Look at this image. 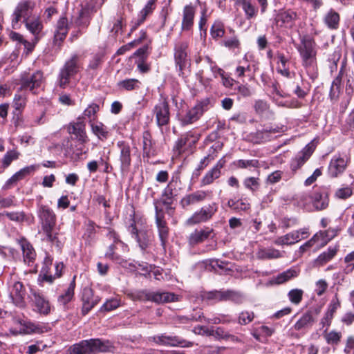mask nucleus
Listing matches in <instances>:
<instances>
[{
	"label": "nucleus",
	"instance_id": "29",
	"mask_svg": "<svg viewBox=\"0 0 354 354\" xmlns=\"http://www.w3.org/2000/svg\"><path fill=\"white\" fill-rule=\"evenodd\" d=\"M297 19V13L291 10L280 12L277 16V22H281V26L292 27Z\"/></svg>",
	"mask_w": 354,
	"mask_h": 354
},
{
	"label": "nucleus",
	"instance_id": "64",
	"mask_svg": "<svg viewBox=\"0 0 354 354\" xmlns=\"http://www.w3.org/2000/svg\"><path fill=\"white\" fill-rule=\"evenodd\" d=\"M344 261L347 263L345 268L346 273L351 272L354 270V250L346 255Z\"/></svg>",
	"mask_w": 354,
	"mask_h": 354
},
{
	"label": "nucleus",
	"instance_id": "8",
	"mask_svg": "<svg viewBox=\"0 0 354 354\" xmlns=\"http://www.w3.org/2000/svg\"><path fill=\"white\" fill-rule=\"evenodd\" d=\"M310 235L309 228L304 227L277 237L274 243L279 246L293 245Z\"/></svg>",
	"mask_w": 354,
	"mask_h": 354
},
{
	"label": "nucleus",
	"instance_id": "11",
	"mask_svg": "<svg viewBox=\"0 0 354 354\" xmlns=\"http://www.w3.org/2000/svg\"><path fill=\"white\" fill-rule=\"evenodd\" d=\"M207 109V104L206 102H201L196 104L182 117L180 120L182 125H188L196 122Z\"/></svg>",
	"mask_w": 354,
	"mask_h": 354
},
{
	"label": "nucleus",
	"instance_id": "24",
	"mask_svg": "<svg viewBox=\"0 0 354 354\" xmlns=\"http://www.w3.org/2000/svg\"><path fill=\"white\" fill-rule=\"evenodd\" d=\"M178 300V296L168 292H149V301L163 304Z\"/></svg>",
	"mask_w": 354,
	"mask_h": 354
},
{
	"label": "nucleus",
	"instance_id": "13",
	"mask_svg": "<svg viewBox=\"0 0 354 354\" xmlns=\"http://www.w3.org/2000/svg\"><path fill=\"white\" fill-rule=\"evenodd\" d=\"M117 146L120 149V167L122 172L129 171L131 163V150L129 145L124 141H119Z\"/></svg>",
	"mask_w": 354,
	"mask_h": 354
},
{
	"label": "nucleus",
	"instance_id": "26",
	"mask_svg": "<svg viewBox=\"0 0 354 354\" xmlns=\"http://www.w3.org/2000/svg\"><path fill=\"white\" fill-rule=\"evenodd\" d=\"M313 152V149L309 146H306L291 162V168L292 170L299 169L310 157Z\"/></svg>",
	"mask_w": 354,
	"mask_h": 354
},
{
	"label": "nucleus",
	"instance_id": "2",
	"mask_svg": "<svg viewBox=\"0 0 354 354\" xmlns=\"http://www.w3.org/2000/svg\"><path fill=\"white\" fill-rule=\"evenodd\" d=\"M39 218L41 227L46 237L44 240L50 243H55L57 239V234L54 232L56 223V216L47 206H41L39 209Z\"/></svg>",
	"mask_w": 354,
	"mask_h": 354
},
{
	"label": "nucleus",
	"instance_id": "44",
	"mask_svg": "<svg viewBox=\"0 0 354 354\" xmlns=\"http://www.w3.org/2000/svg\"><path fill=\"white\" fill-rule=\"evenodd\" d=\"M99 111L100 106L96 103H91L84 109L82 113V118H87L90 124L91 122H95Z\"/></svg>",
	"mask_w": 354,
	"mask_h": 354
},
{
	"label": "nucleus",
	"instance_id": "32",
	"mask_svg": "<svg viewBox=\"0 0 354 354\" xmlns=\"http://www.w3.org/2000/svg\"><path fill=\"white\" fill-rule=\"evenodd\" d=\"M312 200L317 210L325 209L328 206L329 199L326 192H315Z\"/></svg>",
	"mask_w": 354,
	"mask_h": 354
},
{
	"label": "nucleus",
	"instance_id": "5",
	"mask_svg": "<svg viewBox=\"0 0 354 354\" xmlns=\"http://www.w3.org/2000/svg\"><path fill=\"white\" fill-rule=\"evenodd\" d=\"M9 296L12 303L20 308L26 307L25 296L26 289L21 281L14 275H12L8 282Z\"/></svg>",
	"mask_w": 354,
	"mask_h": 354
},
{
	"label": "nucleus",
	"instance_id": "57",
	"mask_svg": "<svg viewBox=\"0 0 354 354\" xmlns=\"http://www.w3.org/2000/svg\"><path fill=\"white\" fill-rule=\"evenodd\" d=\"M344 66H342L339 72L337 77L332 82L331 88H330V96H334L335 93L339 91L340 84L342 82V77L344 73Z\"/></svg>",
	"mask_w": 354,
	"mask_h": 354
},
{
	"label": "nucleus",
	"instance_id": "39",
	"mask_svg": "<svg viewBox=\"0 0 354 354\" xmlns=\"http://www.w3.org/2000/svg\"><path fill=\"white\" fill-rule=\"evenodd\" d=\"M237 3L242 7L248 19L256 17L258 10L251 0H238Z\"/></svg>",
	"mask_w": 354,
	"mask_h": 354
},
{
	"label": "nucleus",
	"instance_id": "33",
	"mask_svg": "<svg viewBox=\"0 0 354 354\" xmlns=\"http://www.w3.org/2000/svg\"><path fill=\"white\" fill-rule=\"evenodd\" d=\"M339 15L333 9H330L324 17V22L326 26L332 30L338 28L339 24Z\"/></svg>",
	"mask_w": 354,
	"mask_h": 354
},
{
	"label": "nucleus",
	"instance_id": "34",
	"mask_svg": "<svg viewBox=\"0 0 354 354\" xmlns=\"http://www.w3.org/2000/svg\"><path fill=\"white\" fill-rule=\"evenodd\" d=\"M68 132L75 135L82 142L86 141V136L85 132V124L83 121H79L68 127Z\"/></svg>",
	"mask_w": 354,
	"mask_h": 354
},
{
	"label": "nucleus",
	"instance_id": "47",
	"mask_svg": "<svg viewBox=\"0 0 354 354\" xmlns=\"http://www.w3.org/2000/svg\"><path fill=\"white\" fill-rule=\"evenodd\" d=\"M140 84V82L137 79H127L120 81L118 83V86L120 89L130 91L138 88Z\"/></svg>",
	"mask_w": 354,
	"mask_h": 354
},
{
	"label": "nucleus",
	"instance_id": "42",
	"mask_svg": "<svg viewBox=\"0 0 354 354\" xmlns=\"http://www.w3.org/2000/svg\"><path fill=\"white\" fill-rule=\"evenodd\" d=\"M61 69L75 75L80 69L78 55H72L71 59L66 62L65 64Z\"/></svg>",
	"mask_w": 354,
	"mask_h": 354
},
{
	"label": "nucleus",
	"instance_id": "40",
	"mask_svg": "<svg viewBox=\"0 0 354 354\" xmlns=\"http://www.w3.org/2000/svg\"><path fill=\"white\" fill-rule=\"evenodd\" d=\"M153 143L152 142L151 135L148 131L142 133V150L144 156L149 157L153 153Z\"/></svg>",
	"mask_w": 354,
	"mask_h": 354
},
{
	"label": "nucleus",
	"instance_id": "22",
	"mask_svg": "<svg viewBox=\"0 0 354 354\" xmlns=\"http://www.w3.org/2000/svg\"><path fill=\"white\" fill-rule=\"evenodd\" d=\"M347 166V161L341 157L334 156L328 165V172L330 177L335 178L344 172Z\"/></svg>",
	"mask_w": 354,
	"mask_h": 354
},
{
	"label": "nucleus",
	"instance_id": "37",
	"mask_svg": "<svg viewBox=\"0 0 354 354\" xmlns=\"http://www.w3.org/2000/svg\"><path fill=\"white\" fill-rule=\"evenodd\" d=\"M92 132L100 140L108 138L109 131L107 127L101 122H93L90 124Z\"/></svg>",
	"mask_w": 354,
	"mask_h": 354
},
{
	"label": "nucleus",
	"instance_id": "50",
	"mask_svg": "<svg viewBox=\"0 0 354 354\" xmlns=\"http://www.w3.org/2000/svg\"><path fill=\"white\" fill-rule=\"evenodd\" d=\"M73 76L75 75L61 69L58 76V86L62 88H65L68 85L70 79Z\"/></svg>",
	"mask_w": 354,
	"mask_h": 354
},
{
	"label": "nucleus",
	"instance_id": "51",
	"mask_svg": "<svg viewBox=\"0 0 354 354\" xmlns=\"http://www.w3.org/2000/svg\"><path fill=\"white\" fill-rule=\"evenodd\" d=\"M96 234V230L94 223L88 222L86 225V228L85 232L84 234V238L85 239L86 243L91 244L95 240Z\"/></svg>",
	"mask_w": 354,
	"mask_h": 354
},
{
	"label": "nucleus",
	"instance_id": "60",
	"mask_svg": "<svg viewBox=\"0 0 354 354\" xmlns=\"http://www.w3.org/2000/svg\"><path fill=\"white\" fill-rule=\"evenodd\" d=\"M209 336H214L218 339H227L228 337H231L233 340L236 339L234 336H230L223 328L221 327L211 330Z\"/></svg>",
	"mask_w": 354,
	"mask_h": 354
},
{
	"label": "nucleus",
	"instance_id": "18",
	"mask_svg": "<svg viewBox=\"0 0 354 354\" xmlns=\"http://www.w3.org/2000/svg\"><path fill=\"white\" fill-rule=\"evenodd\" d=\"M319 313L320 310L318 308L308 310L295 323L294 325V328L296 330H300L301 329L311 326L315 322L316 318Z\"/></svg>",
	"mask_w": 354,
	"mask_h": 354
},
{
	"label": "nucleus",
	"instance_id": "25",
	"mask_svg": "<svg viewBox=\"0 0 354 354\" xmlns=\"http://www.w3.org/2000/svg\"><path fill=\"white\" fill-rule=\"evenodd\" d=\"M68 31V20L66 17H60L58 20L56 26V30L54 35V41L55 43L59 42L58 45L60 44V42L64 41L66 38Z\"/></svg>",
	"mask_w": 354,
	"mask_h": 354
},
{
	"label": "nucleus",
	"instance_id": "7",
	"mask_svg": "<svg viewBox=\"0 0 354 354\" xmlns=\"http://www.w3.org/2000/svg\"><path fill=\"white\" fill-rule=\"evenodd\" d=\"M19 91L28 90L32 93H37V89L41 86L44 81L43 73L37 71L32 75L23 74L20 78Z\"/></svg>",
	"mask_w": 354,
	"mask_h": 354
},
{
	"label": "nucleus",
	"instance_id": "48",
	"mask_svg": "<svg viewBox=\"0 0 354 354\" xmlns=\"http://www.w3.org/2000/svg\"><path fill=\"white\" fill-rule=\"evenodd\" d=\"M297 276V271L292 269H289L285 272L279 274L274 279V281L277 284L286 283L290 279Z\"/></svg>",
	"mask_w": 354,
	"mask_h": 354
},
{
	"label": "nucleus",
	"instance_id": "27",
	"mask_svg": "<svg viewBox=\"0 0 354 354\" xmlns=\"http://www.w3.org/2000/svg\"><path fill=\"white\" fill-rule=\"evenodd\" d=\"M212 232L213 230L209 227H205L200 230H196L190 234L189 237V243L192 245H195L202 243L205 240L207 239Z\"/></svg>",
	"mask_w": 354,
	"mask_h": 354
},
{
	"label": "nucleus",
	"instance_id": "31",
	"mask_svg": "<svg viewBox=\"0 0 354 354\" xmlns=\"http://www.w3.org/2000/svg\"><path fill=\"white\" fill-rule=\"evenodd\" d=\"M337 251V246L329 247L326 251L322 252L317 257L315 260V265L316 266H323L334 258Z\"/></svg>",
	"mask_w": 354,
	"mask_h": 354
},
{
	"label": "nucleus",
	"instance_id": "35",
	"mask_svg": "<svg viewBox=\"0 0 354 354\" xmlns=\"http://www.w3.org/2000/svg\"><path fill=\"white\" fill-rule=\"evenodd\" d=\"M198 140L197 136L192 132H188L183 135L176 142V149L180 151L185 147H191L194 145Z\"/></svg>",
	"mask_w": 354,
	"mask_h": 354
},
{
	"label": "nucleus",
	"instance_id": "6",
	"mask_svg": "<svg viewBox=\"0 0 354 354\" xmlns=\"http://www.w3.org/2000/svg\"><path fill=\"white\" fill-rule=\"evenodd\" d=\"M29 299L35 312L44 315L50 313L51 309L50 302L41 292L30 289Z\"/></svg>",
	"mask_w": 354,
	"mask_h": 354
},
{
	"label": "nucleus",
	"instance_id": "12",
	"mask_svg": "<svg viewBox=\"0 0 354 354\" xmlns=\"http://www.w3.org/2000/svg\"><path fill=\"white\" fill-rule=\"evenodd\" d=\"M153 342L159 345L169 346L191 347L193 343L180 338L178 336L166 335H156L153 337Z\"/></svg>",
	"mask_w": 354,
	"mask_h": 354
},
{
	"label": "nucleus",
	"instance_id": "53",
	"mask_svg": "<svg viewBox=\"0 0 354 354\" xmlns=\"http://www.w3.org/2000/svg\"><path fill=\"white\" fill-rule=\"evenodd\" d=\"M304 291L301 289L295 288L289 291L288 296L289 300L294 304L298 305L302 300Z\"/></svg>",
	"mask_w": 354,
	"mask_h": 354
},
{
	"label": "nucleus",
	"instance_id": "9",
	"mask_svg": "<svg viewBox=\"0 0 354 354\" xmlns=\"http://www.w3.org/2000/svg\"><path fill=\"white\" fill-rule=\"evenodd\" d=\"M156 122L159 127L167 125L170 121L169 105L166 99H162L156 104L153 109Z\"/></svg>",
	"mask_w": 354,
	"mask_h": 354
},
{
	"label": "nucleus",
	"instance_id": "59",
	"mask_svg": "<svg viewBox=\"0 0 354 354\" xmlns=\"http://www.w3.org/2000/svg\"><path fill=\"white\" fill-rule=\"evenodd\" d=\"M200 210L194 212L192 216L186 221V224L188 225H196L200 223L206 222Z\"/></svg>",
	"mask_w": 354,
	"mask_h": 354
},
{
	"label": "nucleus",
	"instance_id": "10",
	"mask_svg": "<svg viewBox=\"0 0 354 354\" xmlns=\"http://www.w3.org/2000/svg\"><path fill=\"white\" fill-rule=\"evenodd\" d=\"M174 59L179 70L182 71L189 64L188 57V43L187 41H179L174 47Z\"/></svg>",
	"mask_w": 354,
	"mask_h": 354
},
{
	"label": "nucleus",
	"instance_id": "23",
	"mask_svg": "<svg viewBox=\"0 0 354 354\" xmlns=\"http://www.w3.org/2000/svg\"><path fill=\"white\" fill-rule=\"evenodd\" d=\"M196 9L192 5H187L183 10V19L181 23V29L183 31L189 30L193 25Z\"/></svg>",
	"mask_w": 354,
	"mask_h": 354
},
{
	"label": "nucleus",
	"instance_id": "49",
	"mask_svg": "<svg viewBox=\"0 0 354 354\" xmlns=\"http://www.w3.org/2000/svg\"><path fill=\"white\" fill-rule=\"evenodd\" d=\"M234 165L238 168L245 169L248 167H259L260 163L258 160H238L234 162Z\"/></svg>",
	"mask_w": 354,
	"mask_h": 354
},
{
	"label": "nucleus",
	"instance_id": "19",
	"mask_svg": "<svg viewBox=\"0 0 354 354\" xmlns=\"http://www.w3.org/2000/svg\"><path fill=\"white\" fill-rule=\"evenodd\" d=\"M207 195L208 192L197 190L183 196L180 201V204L183 208H186L190 205L204 201L207 197Z\"/></svg>",
	"mask_w": 354,
	"mask_h": 354
},
{
	"label": "nucleus",
	"instance_id": "56",
	"mask_svg": "<svg viewBox=\"0 0 354 354\" xmlns=\"http://www.w3.org/2000/svg\"><path fill=\"white\" fill-rule=\"evenodd\" d=\"M337 231L335 229L329 228L325 231H319L315 234L318 235V238L322 236L324 239L323 244H327L333 238L337 235Z\"/></svg>",
	"mask_w": 354,
	"mask_h": 354
},
{
	"label": "nucleus",
	"instance_id": "61",
	"mask_svg": "<svg viewBox=\"0 0 354 354\" xmlns=\"http://www.w3.org/2000/svg\"><path fill=\"white\" fill-rule=\"evenodd\" d=\"M253 312L243 311L239 314V323L241 325H246L254 319Z\"/></svg>",
	"mask_w": 354,
	"mask_h": 354
},
{
	"label": "nucleus",
	"instance_id": "4",
	"mask_svg": "<svg viewBox=\"0 0 354 354\" xmlns=\"http://www.w3.org/2000/svg\"><path fill=\"white\" fill-rule=\"evenodd\" d=\"M36 7V2L33 0H21L16 6L12 13V26L14 29L19 27V21H25L30 18Z\"/></svg>",
	"mask_w": 354,
	"mask_h": 354
},
{
	"label": "nucleus",
	"instance_id": "36",
	"mask_svg": "<svg viewBox=\"0 0 354 354\" xmlns=\"http://www.w3.org/2000/svg\"><path fill=\"white\" fill-rule=\"evenodd\" d=\"M24 23L26 28L34 35H39L43 29V25L39 17H30Z\"/></svg>",
	"mask_w": 354,
	"mask_h": 354
},
{
	"label": "nucleus",
	"instance_id": "17",
	"mask_svg": "<svg viewBox=\"0 0 354 354\" xmlns=\"http://www.w3.org/2000/svg\"><path fill=\"white\" fill-rule=\"evenodd\" d=\"M82 300L83 302L82 305V313L84 315L87 314L97 303L100 301V298L97 296H95L93 291L91 288L86 287L83 289Z\"/></svg>",
	"mask_w": 354,
	"mask_h": 354
},
{
	"label": "nucleus",
	"instance_id": "54",
	"mask_svg": "<svg viewBox=\"0 0 354 354\" xmlns=\"http://www.w3.org/2000/svg\"><path fill=\"white\" fill-rule=\"evenodd\" d=\"M216 211L217 207L216 203H214L209 204L208 205L205 206L200 209V212H201V214H203V216H204L207 221L212 218V217L214 215Z\"/></svg>",
	"mask_w": 354,
	"mask_h": 354
},
{
	"label": "nucleus",
	"instance_id": "63",
	"mask_svg": "<svg viewBox=\"0 0 354 354\" xmlns=\"http://www.w3.org/2000/svg\"><path fill=\"white\" fill-rule=\"evenodd\" d=\"M243 184L246 188L254 192L259 186V178L254 177L246 178L244 180Z\"/></svg>",
	"mask_w": 354,
	"mask_h": 354
},
{
	"label": "nucleus",
	"instance_id": "38",
	"mask_svg": "<svg viewBox=\"0 0 354 354\" xmlns=\"http://www.w3.org/2000/svg\"><path fill=\"white\" fill-rule=\"evenodd\" d=\"M227 206L236 212H246L250 208V204L245 199H230Z\"/></svg>",
	"mask_w": 354,
	"mask_h": 354
},
{
	"label": "nucleus",
	"instance_id": "20",
	"mask_svg": "<svg viewBox=\"0 0 354 354\" xmlns=\"http://www.w3.org/2000/svg\"><path fill=\"white\" fill-rule=\"evenodd\" d=\"M178 185L177 180H171L163 191L162 197L164 199L162 203L169 206L167 209L169 214L170 212H174V209L169 205L171 204L173 198L179 194L180 189H178Z\"/></svg>",
	"mask_w": 354,
	"mask_h": 354
},
{
	"label": "nucleus",
	"instance_id": "45",
	"mask_svg": "<svg viewBox=\"0 0 354 354\" xmlns=\"http://www.w3.org/2000/svg\"><path fill=\"white\" fill-rule=\"evenodd\" d=\"M203 299L207 301H226V291L214 290L205 292Z\"/></svg>",
	"mask_w": 354,
	"mask_h": 354
},
{
	"label": "nucleus",
	"instance_id": "30",
	"mask_svg": "<svg viewBox=\"0 0 354 354\" xmlns=\"http://www.w3.org/2000/svg\"><path fill=\"white\" fill-rule=\"evenodd\" d=\"M283 252L273 248H260L257 252V257L259 259H274L283 257Z\"/></svg>",
	"mask_w": 354,
	"mask_h": 354
},
{
	"label": "nucleus",
	"instance_id": "41",
	"mask_svg": "<svg viewBox=\"0 0 354 354\" xmlns=\"http://www.w3.org/2000/svg\"><path fill=\"white\" fill-rule=\"evenodd\" d=\"M75 288V276H74L72 281L70 283L66 292L64 294L59 296L58 302L63 306H66L68 302H70L73 298Z\"/></svg>",
	"mask_w": 354,
	"mask_h": 354
},
{
	"label": "nucleus",
	"instance_id": "52",
	"mask_svg": "<svg viewBox=\"0 0 354 354\" xmlns=\"http://www.w3.org/2000/svg\"><path fill=\"white\" fill-rule=\"evenodd\" d=\"M25 331L27 333H43L44 332H47V329L45 326H41L40 325L36 324L32 322H26L24 324Z\"/></svg>",
	"mask_w": 354,
	"mask_h": 354
},
{
	"label": "nucleus",
	"instance_id": "14",
	"mask_svg": "<svg viewBox=\"0 0 354 354\" xmlns=\"http://www.w3.org/2000/svg\"><path fill=\"white\" fill-rule=\"evenodd\" d=\"M16 241L22 251L24 263L28 265L34 263L36 252L32 244L24 237L17 239Z\"/></svg>",
	"mask_w": 354,
	"mask_h": 354
},
{
	"label": "nucleus",
	"instance_id": "1",
	"mask_svg": "<svg viewBox=\"0 0 354 354\" xmlns=\"http://www.w3.org/2000/svg\"><path fill=\"white\" fill-rule=\"evenodd\" d=\"M112 348V344L109 341L90 339L72 345L68 348L66 354H94L109 351Z\"/></svg>",
	"mask_w": 354,
	"mask_h": 354
},
{
	"label": "nucleus",
	"instance_id": "55",
	"mask_svg": "<svg viewBox=\"0 0 354 354\" xmlns=\"http://www.w3.org/2000/svg\"><path fill=\"white\" fill-rule=\"evenodd\" d=\"M2 216H6L10 221L18 223L23 222L26 219V214L24 212H4Z\"/></svg>",
	"mask_w": 354,
	"mask_h": 354
},
{
	"label": "nucleus",
	"instance_id": "21",
	"mask_svg": "<svg viewBox=\"0 0 354 354\" xmlns=\"http://www.w3.org/2000/svg\"><path fill=\"white\" fill-rule=\"evenodd\" d=\"M224 166V161L220 160L211 169H209L202 178L201 187L209 185L221 176V169Z\"/></svg>",
	"mask_w": 354,
	"mask_h": 354
},
{
	"label": "nucleus",
	"instance_id": "28",
	"mask_svg": "<svg viewBox=\"0 0 354 354\" xmlns=\"http://www.w3.org/2000/svg\"><path fill=\"white\" fill-rule=\"evenodd\" d=\"M157 0H149L145 4V7L140 10L139 13V19L131 28V31L135 30L138 26L142 24L147 17L151 15L156 7Z\"/></svg>",
	"mask_w": 354,
	"mask_h": 354
},
{
	"label": "nucleus",
	"instance_id": "46",
	"mask_svg": "<svg viewBox=\"0 0 354 354\" xmlns=\"http://www.w3.org/2000/svg\"><path fill=\"white\" fill-rule=\"evenodd\" d=\"M120 244H122V243H111L105 253V257L112 261L118 263L119 264L122 265V263L124 262V260L115 252L117 245Z\"/></svg>",
	"mask_w": 354,
	"mask_h": 354
},
{
	"label": "nucleus",
	"instance_id": "58",
	"mask_svg": "<svg viewBox=\"0 0 354 354\" xmlns=\"http://www.w3.org/2000/svg\"><path fill=\"white\" fill-rule=\"evenodd\" d=\"M19 153L15 150L8 151L3 158V165L4 167H8L12 161L19 158Z\"/></svg>",
	"mask_w": 354,
	"mask_h": 354
},
{
	"label": "nucleus",
	"instance_id": "3",
	"mask_svg": "<svg viewBox=\"0 0 354 354\" xmlns=\"http://www.w3.org/2000/svg\"><path fill=\"white\" fill-rule=\"evenodd\" d=\"M297 50L302 59V64L306 68L312 67L316 62V43L309 36H304L301 38V43L297 46Z\"/></svg>",
	"mask_w": 354,
	"mask_h": 354
},
{
	"label": "nucleus",
	"instance_id": "15",
	"mask_svg": "<svg viewBox=\"0 0 354 354\" xmlns=\"http://www.w3.org/2000/svg\"><path fill=\"white\" fill-rule=\"evenodd\" d=\"M156 209V223L158 230V234L161 241V244L165 245L167 241L169 235V228L165 220L164 213L162 209H159L158 206H155Z\"/></svg>",
	"mask_w": 354,
	"mask_h": 354
},
{
	"label": "nucleus",
	"instance_id": "16",
	"mask_svg": "<svg viewBox=\"0 0 354 354\" xmlns=\"http://www.w3.org/2000/svg\"><path fill=\"white\" fill-rule=\"evenodd\" d=\"M129 229L138 243L140 248L142 250H145L148 247L150 241L148 231L145 229L138 230L137 223L133 219L129 226Z\"/></svg>",
	"mask_w": 354,
	"mask_h": 354
},
{
	"label": "nucleus",
	"instance_id": "62",
	"mask_svg": "<svg viewBox=\"0 0 354 354\" xmlns=\"http://www.w3.org/2000/svg\"><path fill=\"white\" fill-rule=\"evenodd\" d=\"M210 33L213 38L222 37L225 33L223 25L215 23L211 28Z\"/></svg>",
	"mask_w": 354,
	"mask_h": 354
},
{
	"label": "nucleus",
	"instance_id": "43",
	"mask_svg": "<svg viewBox=\"0 0 354 354\" xmlns=\"http://www.w3.org/2000/svg\"><path fill=\"white\" fill-rule=\"evenodd\" d=\"M53 259L48 254H46V257L43 261V266L41 268V272L44 274V279L46 281L52 283V271L51 266Z\"/></svg>",
	"mask_w": 354,
	"mask_h": 354
}]
</instances>
